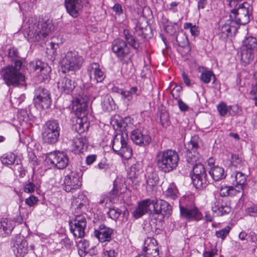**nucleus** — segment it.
Listing matches in <instances>:
<instances>
[{
	"label": "nucleus",
	"mask_w": 257,
	"mask_h": 257,
	"mask_svg": "<svg viewBox=\"0 0 257 257\" xmlns=\"http://www.w3.org/2000/svg\"><path fill=\"white\" fill-rule=\"evenodd\" d=\"M131 137L132 140L139 145H148L151 142V137L146 130H135L132 131Z\"/></svg>",
	"instance_id": "16"
},
{
	"label": "nucleus",
	"mask_w": 257,
	"mask_h": 257,
	"mask_svg": "<svg viewBox=\"0 0 257 257\" xmlns=\"http://www.w3.org/2000/svg\"><path fill=\"white\" fill-rule=\"evenodd\" d=\"M87 140L86 138L76 137L72 141V146L76 152H82L87 147Z\"/></svg>",
	"instance_id": "28"
},
{
	"label": "nucleus",
	"mask_w": 257,
	"mask_h": 257,
	"mask_svg": "<svg viewBox=\"0 0 257 257\" xmlns=\"http://www.w3.org/2000/svg\"><path fill=\"white\" fill-rule=\"evenodd\" d=\"M34 101L35 103L39 104L43 109L49 108L51 105V100L48 91L42 88L38 89Z\"/></svg>",
	"instance_id": "17"
},
{
	"label": "nucleus",
	"mask_w": 257,
	"mask_h": 257,
	"mask_svg": "<svg viewBox=\"0 0 257 257\" xmlns=\"http://www.w3.org/2000/svg\"><path fill=\"white\" fill-rule=\"evenodd\" d=\"M88 200L82 195L79 196L77 198L73 199L71 202V207L73 209H81L87 208Z\"/></svg>",
	"instance_id": "33"
},
{
	"label": "nucleus",
	"mask_w": 257,
	"mask_h": 257,
	"mask_svg": "<svg viewBox=\"0 0 257 257\" xmlns=\"http://www.w3.org/2000/svg\"><path fill=\"white\" fill-rule=\"evenodd\" d=\"M117 253L114 249H105L104 250V255L105 257H115Z\"/></svg>",
	"instance_id": "57"
},
{
	"label": "nucleus",
	"mask_w": 257,
	"mask_h": 257,
	"mask_svg": "<svg viewBox=\"0 0 257 257\" xmlns=\"http://www.w3.org/2000/svg\"><path fill=\"white\" fill-rule=\"evenodd\" d=\"M36 188L35 184L32 182H28L25 183L23 187V191L27 193H33Z\"/></svg>",
	"instance_id": "51"
},
{
	"label": "nucleus",
	"mask_w": 257,
	"mask_h": 257,
	"mask_svg": "<svg viewBox=\"0 0 257 257\" xmlns=\"http://www.w3.org/2000/svg\"><path fill=\"white\" fill-rule=\"evenodd\" d=\"M119 210H109L107 214L110 216V218L115 219L118 217L119 215L120 214V211H118Z\"/></svg>",
	"instance_id": "59"
},
{
	"label": "nucleus",
	"mask_w": 257,
	"mask_h": 257,
	"mask_svg": "<svg viewBox=\"0 0 257 257\" xmlns=\"http://www.w3.org/2000/svg\"><path fill=\"white\" fill-rule=\"evenodd\" d=\"M111 49L117 58L121 60L127 57L130 53V49L126 42L120 39L113 41Z\"/></svg>",
	"instance_id": "14"
},
{
	"label": "nucleus",
	"mask_w": 257,
	"mask_h": 257,
	"mask_svg": "<svg viewBox=\"0 0 257 257\" xmlns=\"http://www.w3.org/2000/svg\"><path fill=\"white\" fill-rule=\"evenodd\" d=\"M209 173L212 179L215 181L222 180L226 177L224 169L218 166L212 167Z\"/></svg>",
	"instance_id": "29"
},
{
	"label": "nucleus",
	"mask_w": 257,
	"mask_h": 257,
	"mask_svg": "<svg viewBox=\"0 0 257 257\" xmlns=\"http://www.w3.org/2000/svg\"><path fill=\"white\" fill-rule=\"evenodd\" d=\"M64 184V190L67 192L78 188L81 185L79 174L76 172H71L65 176Z\"/></svg>",
	"instance_id": "15"
},
{
	"label": "nucleus",
	"mask_w": 257,
	"mask_h": 257,
	"mask_svg": "<svg viewBox=\"0 0 257 257\" xmlns=\"http://www.w3.org/2000/svg\"><path fill=\"white\" fill-rule=\"evenodd\" d=\"M101 105L106 111H111L114 108V101L111 96L106 94L102 97Z\"/></svg>",
	"instance_id": "34"
},
{
	"label": "nucleus",
	"mask_w": 257,
	"mask_h": 257,
	"mask_svg": "<svg viewBox=\"0 0 257 257\" xmlns=\"http://www.w3.org/2000/svg\"><path fill=\"white\" fill-rule=\"evenodd\" d=\"M58 88L62 92L66 93L71 92L75 87V83L68 77H63L58 82Z\"/></svg>",
	"instance_id": "24"
},
{
	"label": "nucleus",
	"mask_w": 257,
	"mask_h": 257,
	"mask_svg": "<svg viewBox=\"0 0 257 257\" xmlns=\"http://www.w3.org/2000/svg\"><path fill=\"white\" fill-rule=\"evenodd\" d=\"M179 156L177 152L172 150L159 152L156 157V162L160 170L169 172L178 165Z\"/></svg>",
	"instance_id": "3"
},
{
	"label": "nucleus",
	"mask_w": 257,
	"mask_h": 257,
	"mask_svg": "<svg viewBox=\"0 0 257 257\" xmlns=\"http://www.w3.org/2000/svg\"><path fill=\"white\" fill-rule=\"evenodd\" d=\"M249 94L252 97V99L254 101V105L257 106V71L254 73Z\"/></svg>",
	"instance_id": "39"
},
{
	"label": "nucleus",
	"mask_w": 257,
	"mask_h": 257,
	"mask_svg": "<svg viewBox=\"0 0 257 257\" xmlns=\"http://www.w3.org/2000/svg\"><path fill=\"white\" fill-rule=\"evenodd\" d=\"M216 254V251L214 249L210 251H205L203 252V257H213Z\"/></svg>",
	"instance_id": "64"
},
{
	"label": "nucleus",
	"mask_w": 257,
	"mask_h": 257,
	"mask_svg": "<svg viewBox=\"0 0 257 257\" xmlns=\"http://www.w3.org/2000/svg\"><path fill=\"white\" fill-rule=\"evenodd\" d=\"M65 6L68 13L73 18H77L82 11V0H65Z\"/></svg>",
	"instance_id": "20"
},
{
	"label": "nucleus",
	"mask_w": 257,
	"mask_h": 257,
	"mask_svg": "<svg viewBox=\"0 0 257 257\" xmlns=\"http://www.w3.org/2000/svg\"><path fill=\"white\" fill-rule=\"evenodd\" d=\"M184 28L185 29H189L190 33L193 36H198L199 34L198 27L196 25H193L190 23H185L184 25Z\"/></svg>",
	"instance_id": "47"
},
{
	"label": "nucleus",
	"mask_w": 257,
	"mask_h": 257,
	"mask_svg": "<svg viewBox=\"0 0 257 257\" xmlns=\"http://www.w3.org/2000/svg\"><path fill=\"white\" fill-rule=\"evenodd\" d=\"M12 248L16 257H23L28 252V243L23 236L18 234L12 241Z\"/></svg>",
	"instance_id": "11"
},
{
	"label": "nucleus",
	"mask_w": 257,
	"mask_h": 257,
	"mask_svg": "<svg viewBox=\"0 0 257 257\" xmlns=\"http://www.w3.org/2000/svg\"><path fill=\"white\" fill-rule=\"evenodd\" d=\"M53 28V25L49 20L40 21L37 18H31L27 23L24 34L29 41H39L46 37Z\"/></svg>",
	"instance_id": "1"
},
{
	"label": "nucleus",
	"mask_w": 257,
	"mask_h": 257,
	"mask_svg": "<svg viewBox=\"0 0 257 257\" xmlns=\"http://www.w3.org/2000/svg\"><path fill=\"white\" fill-rule=\"evenodd\" d=\"M110 123L114 127L116 126L118 128L122 126L123 120L119 115H114L111 118Z\"/></svg>",
	"instance_id": "49"
},
{
	"label": "nucleus",
	"mask_w": 257,
	"mask_h": 257,
	"mask_svg": "<svg viewBox=\"0 0 257 257\" xmlns=\"http://www.w3.org/2000/svg\"><path fill=\"white\" fill-rule=\"evenodd\" d=\"M112 232V229L106 227L104 225H101L99 226V229L94 231V235L99 241L103 242L111 239Z\"/></svg>",
	"instance_id": "23"
},
{
	"label": "nucleus",
	"mask_w": 257,
	"mask_h": 257,
	"mask_svg": "<svg viewBox=\"0 0 257 257\" xmlns=\"http://www.w3.org/2000/svg\"><path fill=\"white\" fill-rule=\"evenodd\" d=\"M83 62L82 56L75 51H69L61 55L60 63L63 71H76L79 69Z\"/></svg>",
	"instance_id": "5"
},
{
	"label": "nucleus",
	"mask_w": 257,
	"mask_h": 257,
	"mask_svg": "<svg viewBox=\"0 0 257 257\" xmlns=\"http://www.w3.org/2000/svg\"><path fill=\"white\" fill-rule=\"evenodd\" d=\"M29 68L40 74L43 79H47L49 74L51 71V67L47 63L40 60L31 62L29 64Z\"/></svg>",
	"instance_id": "18"
},
{
	"label": "nucleus",
	"mask_w": 257,
	"mask_h": 257,
	"mask_svg": "<svg viewBox=\"0 0 257 257\" xmlns=\"http://www.w3.org/2000/svg\"><path fill=\"white\" fill-rule=\"evenodd\" d=\"M89 246V242L86 240L80 241L77 244L78 248H82L87 251Z\"/></svg>",
	"instance_id": "56"
},
{
	"label": "nucleus",
	"mask_w": 257,
	"mask_h": 257,
	"mask_svg": "<svg viewBox=\"0 0 257 257\" xmlns=\"http://www.w3.org/2000/svg\"><path fill=\"white\" fill-rule=\"evenodd\" d=\"M231 162L232 165L235 167H239L242 163V159L238 155L232 154L231 156Z\"/></svg>",
	"instance_id": "52"
},
{
	"label": "nucleus",
	"mask_w": 257,
	"mask_h": 257,
	"mask_svg": "<svg viewBox=\"0 0 257 257\" xmlns=\"http://www.w3.org/2000/svg\"><path fill=\"white\" fill-rule=\"evenodd\" d=\"M257 52V39L252 36L246 37L242 42L240 60L244 65L251 62Z\"/></svg>",
	"instance_id": "6"
},
{
	"label": "nucleus",
	"mask_w": 257,
	"mask_h": 257,
	"mask_svg": "<svg viewBox=\"0 0 257 257\" xmlns=\"http://www.w3.org/2000/svg\"><path fill=\"white\" fill-rule=\"evenodd\" d=\"M127 135L125 133H117L112 142V149L117 154L127 159L132 155V150L127 144Z\"/></svg>",
	"instance_id": "7"
},
{
	"label": "nucleus",
	"mask_w": 257,
	"mask_h": 257,
	"mask_svg": "<svg viewBox=\"0 0 257 257\" xmlns=\"http://www.w3.org/2000/svg\"><path fill=\"white\" fill-rule=\"evenodd\" d=\"M38 199L37 197L34 195L30 196L29 198H27L25 200V203L29 207H32L37 204Z\"/></svg>",
	"instance_id": "54"
},
{
	"label": "nucleus",
	"mask_w": 257,
	"mask_h": 257,
	"mask_svg": "<svg viewBox=\"0 0 257 257\" xmlns=\"http://www.w3.org/2000/svg\"><path fill=\"white\" fill-rule=\"evenodd\" d=\"M234 178L235 181V187L240 191V190L243 189V186L246 183V176L242 173L238 172L235 173Z\"/></svg>",
	"instance_id": "36"
},
{
	"label": "nucleus",
	"mask_w": 257,
	"mask_h": 257,
	"mask_svg": "<svg viewBox=\"0 0 257 257\" xmlns=\"http://www.w3.org/2000/svg\"><path fill=\"white\" fill-rule=\"evenodd\" d=\"M88 97L83 93L75 96L72 100V107L76 115L88 114Z\"/></svg>",
	"instance_id": "12"
},
{
	"label": "nucleus",
	"mask_w": 257,
	"mask_h": 257,
	"mask_svg": "<svg viewBox=\"0 0 257 257\" xmlns=\"http://www.w3.org/2000/svg\"><path fill=\"white\" fill-rule=\"evenodd\" d=\"M8 55L10 57H11L13 58L17 57L18 56V50L14 48H11L9 49V52Z\"/></svg>",
	"instance_id": "61"
},
{
	"label": "nucleus",
	"mask_w": 257,
	"mask_h": 257,
	"mask_svg": "<svg viewBox=\"0 0 257 257\" xmlns=\"http://www.w3.org/2000/svg\"><path fill=\"white\" fill-rule=\"evenodd\" d=\"M48 162L58 169H64L68 165L69 158L63 152L55 151L50 153L47 157Z\"/></svg>",
	"instance_id": "10"
},
{
	"label": "nucleus",
	"mask_w": 257,
	"mask_h": 257,
	"mask_svg": "<svg viewBox=\"0 0 257 257\" xmlns=\"http://www.w3.org/2000/svg\"><path fill=\"white\" fill-rule=\"evenodd\" d=\"M22 63L16 61L15 66H8L2 69L1 74L7 85L18 86L25 80V76L20 72Z\"/></svg>",
	"instance_id": "4"
},
{
	"label": "nucleus",
	"mask_w": 257,
	"mask_h": 257,
	"mask_svg": "<svg viewBox=\"0 0 257 257\" xmlns=\"http://www.w3.org/2000/svg\"><path fill=\"white\" fill-rule=\"evenodd\" d=\"M217 108L219 114L222 116L226 115L229 111L228 106L223 102H221L218 104L217 105Z\"/></svg>",
	"instance_id": "50"
},
{
	"label": "nucleus",
	"mask_w": 257,
	"mask_h": 257,
	"mask_svg": "<svg viewBox=\"0 0 257 257\" xmlns=\"http://www.w3.org/2000/svg\"><path fill=\"white\" fill-rule=\"evenodd\" d=\"M59 47L58 44L54 42L50 43L47 48L46 53L51 57L54 56L56 53V50Z\"/></svg>",
	"instance_id": "44"
},
{
	"label": "nucleus",
	"mask_w": 257,
	"mask_h": 257,
	"mask_svg": "<svg viewBox=\"0 0 257 257\" xmlns=\"http://www.w3.org/2000/svg\"><path fill=\"white\" fill-rule=\"evenodd\" d=\"M159 176L156 173L150 174L147 180L146 189L150 194H153L157 190L159 183Z\"/></svg>",
	"instance_id": "25"
},
{
	"label": "nucleus",
	"mask_w": 257,
	"mask_h": 257,
	"mask_svg": "<svg viewBox=\"0 0 257 257\" xmlns=\"http://www.w3.org/2000/svg\"><path fill=\"white\" fill-rule=\"evenodd\" d=\"M160 123L164 127H167L169 124V115L166 110L161 111L160 114Z\"/></svg>",
	"instance_id": "42"
},
{
	"label": "nucleus",
	"mask_w": 257,
	"mask_h": 257,
	"mask_svg": "<svg viewBox=\"0 0 257 257\" xmlns=\"http://www.w3.org/2000/svg\"><path fill=\"white\" fill-rule=\"evenodd\" d=\"M220 194L222 196L235 195L238 193L239 189L231 186H222L220 188Z\"/></svg>",
	"instance_id": "35"
},
{
	"label": "nucleus",
	"mask_w": 257,
	"mask_h": 257,
	"mask_svg": "<svg viewBox=\"0 0 257 257\" xmlns=\"http://www.w3.org/2000/svg\"><path fill=\"white\" fill-rule=\"evenodd\" d=\"M87 72L91 80L101 82L105 77L104 72L101 70L97 63H92L87 67Z\"/></svg>",
	"instance_id": "19"
},
{
	"label": "nucleus",
	"mask_w": 257,
	"mask_h": 257,
	"mask_svg": "<svg viewBox=\"0 0 257 257\" xmlns=\"http://www.w3.org/2000/svg\"><path fill=\"white\" fill-rule=\"evenodd\" d=\"M123 35L127 43L134 48L137 49V46L134 37L131 35L127 30L123 31Z\"/></svg>",
	"instance_id": "43"
},
{
	"label": "nucleus",
	"mask_w": 257,
	"mask_h": 257,
	"mask_svg": "<svg viewBox=\"0 0 257 257\" xmlns=\"http://www.w3.org/2000/svg\"><path fill=\"white\" fill-rule=\"evenodd\" d=\"M178 190L174 183L169 184L165 192L167 197L175 200L178 197Z\"/></svg>",
	"instance_id": "38"
},
{
	"label": "nucleus",
	"mask_w": 257,
	"mask_h": 257,
	"mask_svg": "<svg viewBox=\"0 0 257 257\" xmlns=\"http://www.w3.org/2000/svg\"><path fill=\"white\" fill-rule=\"evenodd\" d=\"M16 157L14 154L10 153L4 155L1 158V161L3 164L6 165H12L15 161Z\"/></svg>",
	"instance_id": "41"
},
{
	"label": "nucleus",
	"mask_w": 257,
	"mask_h": 257,
	"mask_svg": "<svg viewBox=\"0 0 257 257\" xmlns=\"http://www.w3.org/2000/svg\"><path fill=\"white\" fill-rule=\"evenodd\" d=\"M118 188L117 187L115 182H114V187L113 189L109 193L108 196L106 197V201L109 200L110 202H112L115 198H116L118 195Z\"/></svg>",
	"instance_id": "45"
},
{
	"label": "nucleus",
	"mask_w": 257,
	"mask_h": 257,
	"mask_svg": "<svg viewBox=\"0 0 257 257\" xmlns=\"http://www.w3.org/2000/svg\"><path fill=\"white\" fill-rule=\"evenodd\" d=\"M181 90L180 86H176L171 91V94L175 99H178L180 97V93Z\"/></svg>",
	"instance_id": "55"
},
{
	"label": "nucleus",
	"mask_w": 257,
	"mask_h": 257,
	"mask_svg": "<svg viewBox=\"0 0 257 257\" xmlns=\"http://www.w3.org/2000/svg\"><path fill=\"white\" fill-rule=\"evenodd\" d=\"M140 166L139 164H134L132 165L127 173V177L129 179L131 180L134 183L137 181V183L140 182L137 180L140 174Z\"/></svg>",
	"instance_id": "32"
},
{
	"label": "nucleus",
	"mask_w": 257,
	"mask_h": 257,
	"mask_svg": "<svg viewBox=\"0 0 257 257\" xmlns=\"http://www.w3.org/2000/svg\"><path fill=\"white\" fill-rule=\"evenodd\" d=\"M180 215L187 219L200 220L203 216L198 210H180Z\"/></svg>",
	"instance_id": "31"
},
{
	"label": "nucleus",
	"mask_w": 257,
	"mask_h": 257,
	"mask_svg": "<svg viewBox=\"0 0 257 257\" xmlns=\"http://www.w3.org/2000/svg\"><path fill=\"white\" fill-rule=\"evenodd\" d=\"M173 207L172 205L167 201L162 199H147L142 200L138 203V209H147L148 208L152 207L153 209H166L169 207Z\"/></svg>",
	"instance_id": "13"
},
{
	"label": "nucleus",
	"mask_w": 257,
	"mask_h": 257,
	"mask_svg": "<svg viewBox=\"0 0 257 257\" xmlns=\"http://www.w3.org/2000/svg\"><path fill=\"white\" fill-rule=\"evenodd\" d=\"M212 77L214 79L213 82L214 83L215 81V76L213 72L211 71H204L201 73L200 78L204 83L207 84L210 82Z\"/></svg>",
	"instance_id": "40"
},
{
	"label": "nucleus",
	"mask_w": 257,
	"mask_h": 257,
	"mask_svg": "<svg viewBox=\"0 0 257 257\" xmlns=\"http://www.w3.org/2000/svg\"><path fill=\"white\" fill-rule=\"evenodd\" d=\"M28 215V212L27 211L24 212H19V214L16 217L14 218V219L16 222L21 223L22 222L26 219Z\"/></svg>",
	"instance_id": "53"
},
{
	"label": "nucleus",
	"mask_w": 257,
	"mask_h": 257,
	"mask_svg": "<svg viewBox=\"0 0 257 257\" xmlns=\"http://www.w3.org/2000/svg\"><path fill=\"white\" fill-rule=\"evenodd\" d=\"M96 156L95 155L88 156L86 159V163L87 165L92 164L96 160Z\"/></svg>",
	"instance_id": "63"
},
{
	"label": "nucleus",
	"mask_w": 257,
	"mask_h": 257,
	"mask_svg": "<svg viewBox=\"0 0 257 257\" xmlns=\"http://www.w3.org/2000/svg\"><path fill=\"white\" fill-rule=\"evenodd\" d=\"M178 106L181 111H186L188 109V106L181 99L178 100Z\"/></svg>",
	"instance_id": "62"
},
{
	"label": "nucleus",
	"mask_w": 257,
	"mask_h": 257,
	"mask_svg": "<svg viewBox=\"0 0 257 257\" xmlns=\"http://www.w3.org/2000/svg\"><path fill=\"white\" fill-rule=\"evenodd\" d=\"M86 225L87 223L85 217L77 216L70 223L71 232L73 233L74 237L82 238L85 234Z\"/></svg>",
	"instance_id": "9"
},
{
	"label": "nucleus",
	"mask_w": 257,
	"mask_h": 257,
	"mask_svg": "<svg viewBox=\"0 0 257 257\" xmlns=\"http://www.w3.org/2000/svg\"><path fill=\"white\" fill-rule=\"evenodd\" d=\"M148 210H135L133 213L135 218H138L147 212Z\"/></svg>",
	"instance_id": "58"
},
{
	"label": "nucleus",
	"mask_w": 257,
	"mask_h": 257,
	"mask_svg": "<svg viewBox=\"0 0 257 257\" xmlns=\"http://www.w3.org/2000/svg\"><path fill=\"white\" fill-rule=\"evenodd\" d=\"M87 115V114L76 115L77 118L74 127L76 132L79 134L83 133L87 131L89 128V122L88 121Z\"/></svg>",
	"instance_id": "22"
},
{
	"label": "nucleus",
	"mask_w": 257,
	"mask_h": 257,
	"mask_svg": "<svg viewBox=\"0 0 257 257\" xmlns=\"http://www.w3.org/2000/svg\"><path fill=\"white\" fill-rule=\"evenodd\" d=\"M200 140L198 136H195L191 138L190 142L187 145V149L188 153H191L192 155H196L197 151L200 149Z\"/></svg>",
	"instance_id": "30"
},
{
	"label": "nucleus",
	"mask_w": 257,
	"mask_h": 257,
	"mask_svg": "<svg viewBox=\"0 0 257 257\" xmlns=\"http://www.w3.org/2000/svg\"><path fill=\"white\" fill-rule=\"evenodd\" d=\"M230 229L231 227L229 226H226L223 229L216 231L215 234L217 237L224 239L229 233Z\"/></svg>",
	"instance_id": "46"
},
{
	"label": "nucleus",
	"mask_w": 257,
	"mask_h": 257,
	"mask_svg": "<svg viewBox=\"0 0 257 257\" xmlns=\"http://www.w3.org/2000/svg\"><path fill=\"white\" fill-rule=\"evenodd\" d=\"M13 221L6 218L0 220V234L6 236L10 234L14 228Z\"/></svg>",
	"instance_id": "26"
},
{
	"label": "nucleus",
	"mask_w": 257,
	"mask_h": 257,
	"mask_svg": "<svg viewBox=\"0 0 257 257\" xmlns=\"http://www.w3.org/2000/svg\"><path fill=\"white\" fill-rule=\"evenodd\" d=\"M138 89L137 87H132L129 90H120V94L124 99H127L130 101L133 98V96L135 94L139 95L138 93Z\"/></svg>",
	"instance_id": "37"
},
{
	"label": "nucleus",
	"mask_w": 257,
	"mask_h": 257,
	"mask_svg": "<svg viewBox=\"0 0 257 257\" xmlns=\"http://www.w3.org/2000/svg\"><path fill=\"white\" fill-rule=\"evenodd\" d=\"M187 161L193 165V174L191 178L194 186L196 188L202 189L207 185L206 178V172L204 167L201 163L202 158L199 152L196 155L188 153L186 156Z\"/></svg>",
	"instance_id": "2"
},
{
	"label": "nucleus",
	"mask_w": 257,
	"mask_h": 257,
	"mask_svg": "<svg viewBox=\"0 0 257 257\" xmlns=\"http://www.w3.org/2000/svg\"><path fill=\"white\" fill-rule=\"evenodd\" d=\"M176 25L171 22L164 24V28L166 32L170 35H173L176 32Z\"/></svg>",
	"instance_id": "48"
},
{
	"label": "nucleus",
	"mask_w": 257,
	"mask_h": 257,
	"mask_svg": "<svg viewBox=\"0 0 257 257\" xmlns=\"http://www.w3.org/2000/svg\"><path fill=\"white\" fill-rule=\"evenodd\" d=\"M246 240L252 242H256L257 240V234H255L254 232H250L248 234Z\"/></svg>",
	"instance_id": "60"
},
{
	"label": "nucleus",
	"mask_w": 257,
	"mask_h": 257,
	"mask_svg": "<svg viewBox=\"0 0 257 257\" xmlns=\"http://www.w3.org/2000/svg\"><path fill=\"white\" fill-rule=\"evenodd\" d=\"M234 24H235V22L230 18V20L227 23L221 26L219 30L222 37L231 36L233 33L236 31L237 28L235 26H233Z\"/></svg>",
	"instance_id": "27"
},
{
	"label": "nucleus",
	"mask_w": 257,
	"mask_h": 257,
	"mask_svg": "<svg viewBox=\"0 0 257 257\" xmlns=\"http://www.w3.org/2000/svg\"><path fill=\"white\" fill-rule=\"evenodd\" d=\"M59 123L56 120L48 121L44 126L42 138L44 141L49 144L57 142L60 136Z\"/></svg>",
	"instance_id": "8"
},
{
	"label": "nucleus",
	"mask_w": 257,
	"mask_h": 257,
	"mask_svg": "<svg viewBox=\"0 0 257 257\" xmlns=\"http://www.w3.org/2000/svg\"><path fill=\"white\" fill-rule=\"evenodd\" d=\"M143 251L147 257H160L157 240L153 238H147L144 243Z\"/></svg>",
	"instance_id": "21"
}]
</instances>
